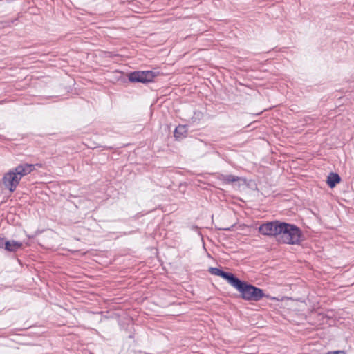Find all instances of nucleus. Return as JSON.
I'll return each instance as SVG.
<instances>
[{"mask_svg":"<svg viewBox=\"0 0 354 354\" xmlns=\"http://www.w3.org/2000/svg\"><path fill=\"white\" fill-rule=\"evenodd\" d=\"M232 286L241 293L243 299L247 301H259L265 296L261 289L243 282L237 277Z\"/></svg>","mask_w":354,"mask_h":354,"instance_id":"obj_1","label":"nucleus"},{"mask_svg":"<svg viewBox=\"0 0 354 354\" xmlns=\"http://www.w3.org/2000/svg\"><path fill=\"white\" fill-rule=\"evenodd\" d=\"M300 236L301 232L297 227L281 222L277 241L286 244H297L300 241Z\"/></svg>","mask_w":354,"mask_h":354,"instance_id":"obj_2","label":"nucleus"},{"mask_svg":"<svg viewBox=\"0 0 354 354\" xmlns=\"http://www.w3.org/2000/svg\"><path fill=\"white\" fill-rule=\"evenodd\" d=\"M281 225V222L279 221L268 222L261 225L259 231L263 235L274 236L277 240Z\"/></svg>","mask_w":354,"mask_h":354,"instance_id":"obj_3","label":"nucleus"},{"mask_svg":"<svg viewBox=\"0 0 354 354\" xmlns=\"http://www.w3.org/2000/svg\"><path fill=\"white\" fill-rule=\"evenodd\" d=\"M155 73L151 71H135L129 74V80L132 82L146 83L153 81Z\"/></svg>","mask_w":354,"mask_h":354,"instance_id":"obj_4","label":"nucleus"},{"mask_svg":"<svg viewBox=\"0 0 354 354\" xmlns=\"http://www.w3.org/2000/svg\"><path fill=\"white\" fill-rule=\"evenodd\" d=\"M20 180L12 169L6 172L3 177V184L10 192L15 191Z\"/></svg>","mask_w":354,"mask_h":354,"instance_id":"obj_5","label":"nucleus"},{"mask_svg":"<svg viewBox=\"0 0 354 354\" xmlns=\"http://www.w3.org/2000/svg\"><path fill=\"white\" fill-rule=\"evenodd\" d=\"M36 165L32 164H21L12 169L21 180L23 176L30 174L35 169Z\"/></svg>","mask_w":354,"mask_h":354,"instance_id":"obj_6","label":"nucleus"},{"mask_svg":"<svg viewBox=\"0 0 354 354\" xmlns=\"http://www.w3.org/2000/svg\"><path fill=\"white\" fill-rule=\"evenodd\" d=\"M209 271L212 274L221 277L222 278L225 279L227 281V283L231 286L232 285V283H234V280L236 278L233 274L230 272H224L217 268H210Z\"/></svg>","mask_w":354,"mask_h":354,"instance_id":"obj_7","label":"nucleus"},{"mask_svg":"<svg viewBox=\"0 0 354 354\" xmlns=\"http://www.w3.org/2000/svg\"><path fill=\"white\" fill-rule=\"evenodd\" d=\"M22 246V243L14 240L5 243V249L9 252H15Z\"/></svg>","mask_w":354,"mask_h":354,"instance_id":"obj_8","label":"nucleus"},{"mask_svg":"<svg viewBox=\"0 0 354 354\" xmlns=\"http://www.w3.org/2000/svg\"><path fill=\"white\" fill-rule=\"evenodd\" d=\"M341 180L339 176L337 174L330 173L328 177L326 183L331 188L334 187Z\"/></svg>","mask_w":354,"mask_h":354,"instance_id":"obj_9","label":"nucleus"},{"mask_svg":"<svg viewBox=\"0 0 354 354\" xmlns=\"http://www.w3.org/2000/svg\"><path fill=\"white\" fill-rule=\"evenodd\" d=\"M187 131V128L185 125H178L174 131V136L177 139L185 137Z\"/></svg>","mask_w":354,"mask_h":354,"instance_id":"obj_10","label":"nucleus"},{"mask_svg":"<svg viewBox=\"0 0 354 354\" xmlns=\"http://www.w3.org/2000/svg\"><path fill=\"white\" fill-rule=\"evenodd\" d=\"M227 182H236L238 180V178L232 175H228L225 178Z\"/></svg>","mask_w":354,"mask_h":354,"instance_id":"obj_11","label":"nucleus"},{"mask_svg":"<svg viewBox=\"0 0 354 354\" xmlns=\"http://www.w3.org/2000/svg\"><path fill=\"white\" fill-rule=\"evenodd\" d=\"M326 354H346V353L342 351H330V352H328Z\"/></svg>","mask_w":354,"mask_h":354,"instance_id":"obj_12","label":"nucleus"}]
</instances>
